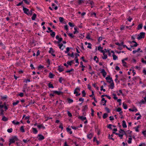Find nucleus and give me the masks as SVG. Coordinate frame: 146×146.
Segmentation results:
<instances>
[{"label": "nucleus", "mask_w": 146, "mask_h": 146, "mask_svg": "<svg viewBox=\"0 0 146 146\" xmlns=\"http://www.w3.org/2000/svg\"><path fill=\"white\" fill-rule=\"evenodd\" d=\"M58 70L59 71V72H61L63 71L64 70L62 67L59 66H58Z\"/></svg>", "instance_id": "nucleus-11"}, {"label": "nucleus", "mask_w": 146, "mask_h": 146, "mask_svg": "<svg viewBox=\"0 0 146 146\" xmlns=\"http://www.w3.org/2000/svg\"><path fill=\"white\" fill-rule=\"evenodd\" d=\"M84 100V99L82 98H80L79 99V101H82V103Z\"/></svg>", "instance_id": "nucleus-63"}, {"label": "nucleus", "mask_w": 146, "mask_h": 146, "mask_svg": "<svg viewBox=\"0 0 146 146\" xmlns=\"http://www.w3.org/2000/svg\"><path fill=\"white\" fill-rule=\"evenodd\" d=\"M91 112H92L91 115L92 116H93L94 115V111L92 108H91Z\"/></svg>", "instance_id": "nucleus-57"}, {"label": "nucleus", "mask_w": 146, "mask_h": 146, "mask_svg": "<svg viewBox=\"0 0 146 146\" xmlns=\"http://www.w3.org/2000/svg\"><path fill=\"white\" fill-rule=\"evenodd\" d=\"M122 126L123 128H126L127 127L125 121L124 120L122 121Z\"/></svg>", "instance_id": "nucleus-14"}, {"label": "nucleus", "mask_w": 146, "mask_h": 146, "mask_svg": "<svg viewBox=\"0 0 146 146\" xmlns=\"http://www.w3.org/2000/svg\"><path fill=\"white\" fill-rule=\"evenodd\" d=\"M119 132L121 133V134H126V132L125 131L122 129H120L119 131Z\"/></svg>", "instance_id": "nucleus-15"}, {"label": "nucleus", "mask_w": 146, "mask_h": 146, "mask_svg": "<svg viewBox=\"0 0 146 146\" xmlns=\"http://www.w3.org/2000/svg\"><path fill=\"white\" fill-rule=\"evenodd\" d=\"M123 134H121L119 133L118 135L119 137H120L121 139H122L123 138Z\"/></svg>", "instance_id": "nucleus-61"}, {"label": "nucleus", "mask_w": 146, "mask_h": 146, "mask_svg": "<svg viewBox=\"0 0 146 146\" xmlns=\"http://www.w3.org/2000/svg\"><path fill=\"white\" fill-rule=\"evenodd\" d=\"M59 19L61 23L64 20V19L62 17H59Z\"/></svg>", "instance_id": "nucleus-45"}, {"label": "nucleus", "mask_w": 146, "mask_h": 146, "mask_svg": "<svg viewBox=\"0 0 146 146\" xmlns=\"http://www.w3.org/2000/svg\"><path fill=\"white\" fill-rule=\"evenodd\" d=\"M58 41H54V42L55 44H58V45L59 44H60V43L62 40V38L61 37L59 39H58Z\"/></svg>", "instance_id": "nucleus-5"}, {"label": "nucleus", "mask_w": 146, "mask_h": 146, "mask_svg": "<svg viewBox=\"0 0 146 146\" xmlns=\"http://www.w3.org/2000/svg\"><path fill=\"white\" fill-rule=\"evenodd\" d=\"M142 27L143 25L142 24H139L138 26L137 29L139 30L141 29L142 28Z\"/></svg>", "instance_id": "nucleus-25"}, {"label": "nucleus", "mask_w": 146, "mask_h": 146, "mask_svg": "<svg viewBox=\"0 0 146 146\" xmlns=\"http://www.w3.org/2000/svg\"><path fill=\"white\" fill-rule=\"evenodd\" d=\"M145 33L143 32H141L138 35L137 38L138 40H140L141 38H144L145 36Z\"/></svg>", "instance_id": "nucleus-2"}, {"label": "nucleus", "mask_w": 146, "mask_h": 146, "mask_svg": "<svg viewBox=\"0 0 146 146\" xmlns=\"http://www.w3.org/2000/svg\"><path fill=\"white\" fill-rule=\"evenodd\" d=\"M110 87L112 89L114 87V83L113 82H112L111 84L109 85Z\"/></svg>", "instance_id": "nucleus-16"}, {"label": "nucleus", "mask_w": 146, "mask_h": 146, "mask_svg": "<svg viewBox=\"0 0 146 146\" xmlns=\"http://www.w3.org/2000/svg\"><path fill=\"white\" fill-rule=\"evenodd\" d=\"M80 88H76L74 91V94H77V93H78V91H80Z\"/></svg>", "instance_id": "nucleus-9"}, {"label": "nucleus", "mask_w": 146, "mask_h": 146, "mask_svg": "<svg viewBox=\"0 0 146 146\" xmlns=\"http://www.w3.org/2000/svg\"><path fill=\"white\" fill-rule=\"evenodd\" d=\"M78 2L79 4L83 3V1L82 0H78Z\"/></svg>", "instance_id": "nucleus-56"}, {"label": "nucleus", "mask_w": 146, "mask_h": 146, "mask_svg": "<svg viewBox=\"0 0 146 146\" xmlns=\"http://www.w3.org/2000/svg\"><path fill=\"white\" fill-rule=\"evenodd\" d=\"M140 48H139L137 49V50H133V54H135L136 53V52H138L140 50Z\"/></svg>", "instance_id": "nucleus-28"}, {"label": "nucleus", "mask_w": 146, "mask_h": 146, "mask_svg": "<svg viewBox=\"0 0 146 146\" xmlns=\"http://www.w3.org/2000/svg\"><path fill=\"white\" fill-rule=\"evenodd\" d=\"M108 116V114L106 113H104L103 116V119H105Z\"/></svg>", "instance_id": "nucleus-31"}, {"label": "nucleus", "mask_w": 146, "mask_h": 146, "mask_svg": "<svg viewBox=\"0 0 146 146\" xmlns=\"http://www.w3.org/2000/svg\"><path fill=\"white\" fill-rule=\"evenodd\" d=\"M63 46V44L62 43H61L60 44H59L58 45V46H59V48L60 49H61L62 50H63V48H62L61 47L62 46Z\"/></svg>", "instance_id": "nucleus-39"}, {"label": "nucleus", "mask_w": 146, "mask_h": 146, "mask_svg": "<svg viewBox=\"0 0 146 146\" xmlns=\"http://www.w3.org/2000/svg\"><path fill=\"white\" fill-rule=\"evenodd\" d=\"M113 60H115L117 58V57L115 54H113L112 55Z\"/></svg>", "instance_id": "nucleus-35"}, {"label": "nucleus", "mask_w": 146, "mask_h": 146, "mask_svg": "<svg viewBox=\"0 0 146 146\" xmlns=\"http://www.w3.org/2000/svg\"><path fill=\"white\" fill-rule=\"evenodd\" d=\"M25 3L29 5L31 2L30 0H25L24 1Z\"/></svg>", "instance_id": "nucleus-23"}, {"label": "nucleus", "mask_w": 146, "mask_h": 146, "mask_svg": "<svg viewBox=\"0 0 146 146\" xmlns=\"http://www.w3.org/2000/svg\"><path fill=\"white\" fill-rule=\"evenodd\" d=\"M8 120V119L5 116H3L2 119V120L4 121H7Z\"/></svg>", "instance_id": "nucleus-20"}, {"label": "nucleus", "mask_w": 146, "mask_h": 146, "mask_svg": "<svg viewBox=\"0 0 146 146\" xmlns=\"http://www.w3.org/2000/svg\"><path fill=\"white\" fill-rule=\"evenodd\" d=\"M20 130L22 132H25V130L23 126H22L21 127Z\"/></svg>", "instance_id": "nucleus-27"}, {"label": "nucleus", "mask_w": 146, "mask_h": 146, "mask_svg": "<svg viewBox=\"0 0 146 146\" xmlns=\"http://www.w3.org/2000/svg\"><path fill=\"white\" fill-rule=\"evenodd\" d=\"M55 33L54 32H52V33H50V35L52 37H54L55 36Z\"/></svg>", "instance_id": "nucleus-48"}, {"label": "nucleus", "mask_w": 146, "mask_h": 146, "mask_svg": "<svg viewBox=\"0 0 146 146\" xmlns=\"http://www.w3.org/2000/svg\"><path fill=\"white\" fill-rule=\"evenodd\" d=\"M36 14L34 13L33 14V16L32 17L31 19L33 20H35L36 18Z\"/></svg>", "instance_id": "nucleus-18"}, {"label": "nucleus", "mask_w": 146, "mask_h": 146, "mask_svg": "<svg viewBox=\"0 0 146 146\" xmlns=\"http://www.w3.org/2000/svg\"><path fill=\"white\" fill-rule=\"evenodd\" d=\"M101 73L102 74V75L104 77H106L107 74V73L105 71L104 69H102V70H101Z\"/></svg>", "instance_id": "nucleus-4"}, {"label": "nucleus", "mask_w": 146, "mask_h": 146, "mask_svg": "<svg viewBox=\"0 0 146 146\" xmlns=\"http://www.w3.org/2000/svg\"><path fill=\"white\" fill-rule=\"evenodd\" d=\"M123 108L125 109H126L127 108V104L124 103H123Z\"/></svg>", "instance_id": "nucleus-36"}, {"label": "nucleus", "mask_w": 146, "mask_h": 146, "mask_svg": "<svg viewBox=\"0 0 146 146\" xmlns=\"http://www.w3.org/2000/svg\"><path fill=\"white\" fill-rule=\"evenodd\" d=\"M23 10L24 11V13L27 15H28L30 14L29 11V9L26 8L25 7H23Z\"/></svg>", "instance_id": "nucleus-3"}, {"label": "nucleus", "mask_w": 146, "mask_h": 146, "mask_svg": "<svg viewBox=\"0 0 146 146\" xmlns=\"http://www.w3.org/2000/svg\"><path fill=\"white\" fill-rule=\"evenodd\" d=\"M94 60L96 61V62L97 63H98V58L96 56H94Z\"/></svg>", "instance_id": "nucleus-29"}, {"label": "nucleus", "mask_w": 146, "mask_h": 146, "mask_svg": "<svg viewBox=\"0 0 146 146\" xmlns=\"http://www.w3.org/2000/svg\"><path fill=\"white\" fill-rule=\"evenodd\" d=\"M139 127V126H138L137 127H134V128L135 129V131H136L138 132H139V130L138 129V128Z\"/></svg>", "instance_id": "nucleus-41"}, {"label": "nucleus", "mask_w": 146, "mask_h": 146, "mask_svg": "<svg viewBox=\"0 0 146 146\" xmlns=\"http://www.w3.org/2000/svg\"><path fill=\"white\" fill-rule=\"evenodd\" d=\"M70 51V48L68 47L66 48V50L64 51L65 53H68Z\"/></svg>", "instance_id": "nucleus-50"}, {"label": "nucleus", "mask_w": 146, "mask_h": 146, "mask_svg": "<svg viewBox=\"0 0 146 146\" xmlns=\"http://www.w3.org/2000/svg\"><path fill=\"white\" fill-rule=\"evenodd\" d=\"M68 115L70 117H71L72 116V114H71V113L69 111H68Z\"/></svg>", "instance_id": "nucleus-62"}, {"label": "nucleus", "mask_w": 146, "mask_h": 146, "mask_svg": "<svg viewBox=\"0 0 146 146\" xmlns=\"http://www.w3.org/2000/svg\"><path fill=\"white\" fill-rule=\"evenodd\" d=\"M59 128H61L62 130L63 129V127L62 123L60 124V125L59 126Z\"/></svg>", "instance_id": "nucleus-60"}, {"label": "nucleus", "mask_w": 146, "mask_h": 146, "mask_svg": "<svg viewBox=\"0 0 146 146\" xmlns=\"http://www.w3.org/2000/svg\"><path fill=\"white\" fill-rule=\"evenodd\" d=\"M71 127L73 129H74V130H76L79 127V126L77 127H76L74 126H71Z\"/></svg>", "instance_id": "nucleus-58"}, {"label": "nucleus", "mask_w": 146, "mask_h": 146, "mask_svg": "<svg viewBox=\"0 0 146 146\" xmlns=\"http://www.w3.org/2000/svg\"><path fill=\"white\" fill-rule=\"evenodd\" d=\"M104 55V56L102 57V58L103 59H105L107 58V55L106 54H105V53H104L103 54Z\"/></svg>", "instance_id": "nucleus-37"}, {"label": "nucleus", "mask_w": 146, "mask_h": 146, "mask_svg": "<svg viewBox=\"0 0 146 146\" xmlns=\"http://www.w3.org/2000/svg\"><path fill=\"white\" fill-rule=\"evenodd\" d=\"M83 111H84L88 109V107L87 105H85V106H83Z\"/></svg>", "instance_id": "nucleus-26"}, {"label": "nucleus", "mask_w": 146, "mask_h": 146, "mask_svg": "<svg viewBox=\"0 0 146 146\" xmlns=\"http://www.w3.org/2000/svg\"><path fill=\"white\" fill-rule=\"evenodd\" d=\"M64 80V79L62 77H60L59 79V81L60 83H62V80Z\"/></svg>", "instance_id": "nucleus-53"}, {"label": "nucleus", "mask_w": 146, "mask_h": 146, "mask_svg": "<svg viewBox=\"0 0 146 146\" xmlns=\"http://www.w3.org/2000/svg\"><path fill=\"white\" fill-rule=\"evenodd\" d=\"M66 130L68 132H69L70 134H72V132L71 131V129L68 127H67L66 128Z\"/></svg>", "instance_id": "nucleus-24"}, {"label": "nucleus", "mask_w": 146, "mask_h": 146, "mask_svg": "<svg viewBox=\"0 0 146 146\" xmlns=\"http://www.w3.org/2000/svg\"><path fill=\"white\" fill-rule=\"evenodd\" d=\"M68 24L70 27H74V25L73 24L70 22H69Z\"/></svg>", "instance_id": "nucleus-47"}, {"label": "nucleus", "mask_w": 146, "mask_h": 146, "mask_svg": "<svg viewBox=\"0 0 146 146\" xmlns=\"http://www.w3.org/2000/svg\"><path fill=\"white\" fill-rule=\"evenodd\" d=\"M122 63H123V66H126V63H127L126 62H125L124 61V60H122Z\"/></svg>", "instance_id": "nucleus-52"}, {"label": "nucleus", "mask_w": 146, "mask_h": 146, "mask_svg": "<svg viewBox=\"0 0 146 146\" xmlns=\"http://www.w3.org/2000/svg\"><path fill=\"white\" fill-rule=\"evenodd\" d=\"M67 55L68 56H70L71 57H74V54L73 52H72V53L71 54L69 53H68Z\"/></svg>", "instance_id": "nucleus-44"}, {"label": "nucleus", "mask_w": 146, "mask_h": 146, "mask_svg": "<svg viewBox=\"0 0 146 146\" xmlns=\"http://www.w3.org/2000/svg\"><path fill=\"white\" fill-rule=\"evenodd\" d=\"M88 46L87 47L91 49L92 48L91 44L90 43H88Z\"/></svg>", "instance_id": "nucleus-54"}, {"label": "nucleus", "mask_w": 146, "mask_h": 146, "mask_svg": "<svg viewBox=\"0 0 146 146\" xmlns=\"http://www.w3.org/2000/svg\"><path fill=\"white\" fill-rule=\"evenodd\" d=\"M13 131V129L12 128L9 129L7 130V131L8 132L10 133L12 132Z\"/></svg>", "instance_id": "nucleus-51"}, {"label": "nucleus", "mask_w": 146, "mask_h": 146, "mask_svg": "<svg viewBox=\"0 0 146 146\" xmlns=\"http://www.w3.org/2000/svg\"><path fill=\"white\" fill-rule=\"evenodd\" d=\"M92 134H90L87 135V137L88 138L91 139L92 137Z\"/></svg>", "instance_id": "nucleus-34"}, {"label": "nucleus", "mask_w": 146, "mask_h": 146, "mask_svg": "<svg viewBox=\"0 0 146 146\" xmlns=\"http://www.w3.org/2000/svg\"><path fill=\"white\" fill-rule=\"evenodd\" d=\"M37 126L39 129H40L41 128H42L43 129H45V127L42 124H41L39 125H38Z\"/></svg>", "instance_id": "nucleus-8"}, {"label": "nucleus", "mask_w": 146, "mask_h": 146, "mask_svg": "<svg viewBox=\"0 0 146 146\" xmlns=\"http://www.w3.org/2000/svg\"><path fill=\"white\" fill-rule=\"evenodd\" d=\"M106 80H107V82L110 80L111 79H112V78H110V76H108L106 78Z\"/></svg>", "instance_id": "nucleus-30"}, {"label": "nucleus", "mask_w": 146, "mask_h": 146, "mask_svg": "<svg viewBox=\"0 0 146 146\" xmlns=\"http://www.w3.org/2000/svg\"><path fill=\"white\" fill-rule=\"evenodd\" d=\"M38 136L39 137L38 139L39 140H41L44 138V136L41 134H38Z\"/></svg>", "instance_id": "nucleus-7"}, {"label": "nucleus", "mask_w": 146, "mask_h": 146, "mask_svg": "<svg viewBox=\"0 0 146 146\" xmlns=\"http://www.w3.org/2000/svg\"><path fill=\"white\" fill-rule=\"evenodd\" d=\"M33 132L34 134H36L37 133L38 131L35 128H33Z\"/></svg>", "instance_id": "nucleus-17"}, {"label": "nucleus", "mask_w": 146, "mask_h": 146, "mask_svg": "<svg viewBox=\"0 0 146 146\" xmlns=\"http://www.w3.org/2000/svg\"><path fill=\"white\" fill-rule=\"evenodd\" d=\"M54 75L51 72H50L49 73V75L48 77L50 78H53Z\"/></svg>", "instance_id": "nucleus-22"}, {"label": "nucleus", "mask_w": 146, "mask_h": 146, "mask_svg": "<svg viewBox=\"0 0 146 146\" xmlns=\"http://www.w3.org/2000/svg\"><path fill=\"white\" fill-rule=\"evenodd\" d=\"M82 94L83 95H82V96L84 97H85V96H86V93L85 92V91L84 90H83L82 92Z\"/></svg>", "instance_id": "nucleus-49"}, {"label": "nucleus", "mask_w": 146, "mask_h": 146, "mask_svg": "<svg viewBox=\"0 0 146 146\" xmlns=\"http://www.w3.org/2000/svg\"><path fill=\"white\" fill-rule=\"evenodd\" d=\"M12 143H14L16 141L18 140V139L16 136H14L12 137L9 140Z\"/></svg>", "instance_id": "nucleus-1"}, {"label": "nucleus", "mask_w": 146, "mask_h": 146, "mask_svg": "<svg viewBox=\"0 0 146 146\" xmlns=\"http://www.w3.org/2000/svg\"><path fill=\"white\" fill-rule=\"evenodd\" d=\"M73 60L71 61H67V64H68V65H69L70 66L72 65V63L73 62Z\"/></svg>", "instance_id": "nucleus-40"}, {"label": "nucleus", "mask_w": 146, "mask_h": 146, "mask_svg": "<svg viewBox=\"0 0 146 146\" xmlns=\"http://www.w3.org/2000/svg\"><path fill=\"white\" fill-rule=\"evenodd\" d=\"M121 111V109L120 108H118L116 110V111L120 112Z\"/></svg>", "instance_id": "nucleus-59"}, {"label": "nucleus", "mask_w": 146, "mask_h": 146, "mask_svg": "<svg viewBox=\"0 0 146 146\" xmlns=\"http://www.w3.org/2000/svg\"><path fill=\"white\" fill-rule=\"evenodd\" d=\"M19 100H17L16 102H13V105L14 106H15L16 105L18 104V103H19Z\"/></svg>", "instance_id": "nucleus-43"}, {"label": "nucleus", "mask_w": 146, "mask_h": 146, "mask_svg": "<svg viewBox=\"0 0 146 146\" xmlns=\"http://www.w3.org/2000/svg\"><path fill=\"white\" fill-rule=\"evenodd\" d=\"M129 110L130 111H137V109L135 108L134 109H129Z\"/></svg>", "instance_id": "nucleus-46"}, {"label": "nucleus", "mask_w": 146, "mask_h": 146, "mask_svg": "<svg viewBox=\"0 0 146 146\" xmlns=\"http://www.w3.org/2000/svg\"><path fill=\"white\" fill-rule=\"evenodd\" d=\"M48 86L49 88H54L52 84H51L50 83L48 84Z\"/></svg>", "instance_id": "nucleus-38"}, {"label": "nucleus", "mask_w": 146, "mask_h": 146, "mask_svg": "<svg viewBox=\"0 0 146 146\" xmlns=\"http://www.w3.org/2000/svg\"><path fill=\"white\" fill-rule=\"evenodd\" d=\"M1 112L0 113V115H4V110H1Z\"/></svg>", "instance_id": "nucleus-64"}, {"label": "nucleus", "mask_w": 146, "mask_h": 146, "mask_svg": "<svg viewBox=\"0 0 146 146\" xmlns=\"http://www.w3.org/2000/svg\"><path fill=\"white\" fill-rule=\"evenodd\" d=\"M53 94H56L58 95H60L61 94H62V92L60 91H53Z\"/></svg>", "instance_id": "nucleus-6"}, {"label": "nucleus", "mask_w": 146, "mask_h": 146, "mask_svg": "<svg viewBox=\"0 0 146 146\" xmlns=\"http://www.w3.org/2000/svg\"><path fill=\"white\" fill-rule=\"evenodd\" d=\"M93 141L94 142L95 141H96L97 143V145L99 144V141L97 140L96 138L95 137H94L93 139Z\"/></svg>", "instance_id": "nucleus-42"}, {"label": "nucleus", "mask_w": 146, "mask_h": 146, "mask_svg": "<svg viewBox=\"0 0 146 146\" xmlns=\"http://www.w3.org/2000/svg\"><path fill=\"white\" fill-rule=\"evenodd\" d=\"M102 99L101 100V102H103L104 101V103L102 105L103 106H106V103L107 102V100H105L104 98H102Z\"/></svg>", "instance_id": "nucleus-12"}, {"label": "nucleus", "mask_w": 146, "mask_h": 146, "mask_svg": "<svg viewBox=\"0 0 146 146\" xmlns=\"http://www.w3.org/2000/svg\"><path fill=\"white\" fill-rule=\"evenodd\" d=\"M67 100L68 102L69 103H72V102H73V100L72 99H70V98H67Z\"/></svg>", "instance_id": "nucleus-33"}, {"label": "nucleus", "mask_w": 146, "mask_h": 146, "mask_svg": "<svg viewBox=\"0 0 146 146\" xmlns=\"http://www.w3.org/2000/svg\"><path fill=\"white\" fill-rule=\"evenodd\" d=\"M48 52L49 53H50L52 55L54 52V51L53 49L51 47L50 48V50Z\"/></svg>", "instance_id": "nucleus-10"}, {"label": "nucleus", "mask_w": 146, "mask_h": 146, "mask_svg": "<svg viewBox=\"0 0 146 146\" xmlns=\"http://www.w3.org/2000/svg\"><path fill=\"white\" fill-rule=\"evenodd\" d=\"M130 136V137L129 138V140L127 141V142L129 144H130L131 143V140H132L131 137V136Z\"/></svg>", "instance_id": "nucleus-32"}, {"label": "nucleus", "mask_w": 146, "mask_h": 146, "mask_svg": "<svg viewBox=\"0 0 146 146\" xmlns=\"http://www.w3.org/2000/svg\"><path fill=\"white\" fill-rule=\"evenodd\" d=\"M78 118L80 119L82 121H84L85 120H86V117H84L83 116H79Z\"/></svg>", "instance_id": "nucleus-13"}, {"label": "nucleus", "mask_w": 146, "mask_h": 146, "mask_svg": "<svg viewBox=\"0 0 146 146\" xmlns=\"http://www.w3.org/2000/svg\"><path fill=\"white\" fill-rule=\"evenodd\" d=\"M146 102H145V101L143 99H142L141 100V101L139 103L141 104H145Z\"/></svg>", "instance_id": "nucleus-55"}, {"label": "nucleus", "mask_w": 146, "mask_h": 146, "mask_svg": "<svg viewBox=\"0 0 146 146\" xmlns=\"http://www.w3.org/2000/svg\"><path fill=\"white\" fill-rule=\"evenodd\" d=\"M131 42L134 43H135V44L133 46H131V47H133H133H136L138 45V44L135 41L133 40L132 41V42Z\"/></svg>", "instance_id": "nucleus-19"}, {"label": "nucleus", "mask_w": 146, "mask_h": 146, "mask_svg": "<svg viewBox=\"0 0 146 146\" xmlns=\"http://www.w3.org/2000/svg\"><path fill=\"white\" fill-rule=\"evenodd\" d=\"M145 60L143 58H142L141 59V62L144 64H146V56H145Z\"/></svg>", "instance_id": "nucleus-21"}]
</instances>
